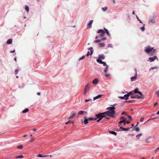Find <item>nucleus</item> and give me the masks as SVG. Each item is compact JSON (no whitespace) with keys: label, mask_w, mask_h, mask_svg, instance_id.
<instances>
[{"label":"nucleus","mask_w":159,"mask_h":159,"mask_svg":"<svg viewBox=\"0 0 159 159\" xmlns=\"http://www.w3.org/2000/svg\"><path fill=\"white\" fill-rule=\"evenodd\" d=\"M115 114V111H106L104 112L100 113V120H101L103 117H106L107 116L112 118H115V116L114 115Z\"/></svg>","instance_id":"nucleus-1"},{"label":"nucleus","mask_w":159,"mask_h":159,"mask_svg":"<svg viewBox=\"0 0 159 159\" xmlns=\"http://www.w3.org/2000/svg\"><path fill=\"white\" fill-rule=\"evenodd\" d=\"M97 119L96 118H87L86 116H85L84 117V121H83L84 124H88L89 122V121L90 120H94Z\"/></svg>","instance_id":"nucleus-2"},{"label":"nucleus","mask_w":159,"mask_h":159,"mask_svg":"<svg viewBox=\"0 0 159 159\" xmlns=\"http://www.w3.org/2000/svg\"><path fill=\"white\" fill-rule=\"evenodd\" d=\"M100 64H102L103 66H105L104 72L105 73H107L108 69V66L106 65V62L102 61L101 59H100Z\"/></svg>","instance_id":"nucleus-3"},{"label":"nucleus","mask_w":159,"mask_h":159,"mask_svg":"<svg viewBox=\"0 0 159 159\" xmlns=\"http://www.w3.org/2000/svg\"><path fill=\"white\" fill-rule=\"evenodd\" d=\"M153 49V48H151L150 46H148L145 49V51L147 53H149L150 52H151L152 50Z\"/></svg>","instance_id":"nucleus-4"},{"label":"nucleus","mask_w":159,"mask_h":159,"mask_svg":"<svg viewBox=\"0 0 159 159\" xmlns=\"http://www.w3.org/2000/svg\"><path fill=\"white\" fill-rule=\"evenodd\" d=\"M135 71L136 73V75H135V76L134 77H131L130 78L131 80V81H135L137 79V70L136 69H135Z\"/></svg>","instance_id":"nucleus-5"},{"label":"nucleus","mask_w":159,"mask_h":159,"mask_svg":"<svg viewBox=\"0 0 159 159\" xmlns=\"http://www.w3.org/2000/svg\"><path fill=\"white\" fill-rule=\"evenodd\" d=\"M156 18V16H153L152 18H151L150 20H149V22L150 23H155V20Z\"/></svg>","instance_id":"nucleus-6"},{"label":"nucleus","mask_w":159,"mask_h":159,"mask_svg":"<svg viewBox=\"0 0 159 159\" xmlns=\"http://www.w3.org/2000/svg\"><path fill=\"white\" fill-rule=\"evenodd\" d=\"M130 98H143V97L139 96L137 95H131L130 96Z\"/></svg>","instance_id":"nucleus-7"},{"label":"nucleus","mask_w":159,"mask_h":159,"mask_svg":"<svg viewBox=\"0 0 159 159\" xmlns=\"http://www.w3.org/2000/svg\"><path fill=\"white\" fill-rule=\"evenodd\" d=\"M133 91L134 93H138L140 95V96L143 97V95L142 94V93L140 91H139L138 88L135 89Z\"/></svg>","instance_id":"nucleus-8"},{"label":"nucleus","mask_w":159,"mask_h":159,"mask_svg":"<svg viewBox=\"0 0 159 159\" xmlns=\"http://www.w3.org/2000/svg\"><path fill=\"white\" fill-rule=\"evenodd\" d=\"M131 127H128L126 128H124L121 126H120V129L121 130H120V131H128L129 130Z\"/></svg>","instance_id":"nucleus-9"},{"label":"nucleus","mask_w":159,"mask_h":159,"mask_svg":"<svg viewBox=\"0 0 159 159\" xmlns=\"http://www.w3.org/2000/svg\"><path fill=\"white\" fill-rule=\"evenodd\" d=\"M106 33V30H103L100 29V36L102 37L104 36V34Z\"/></svg>","instance_id":"nucleus-10"},{"label":"nucleus","mask_w":159,"mask_h":159,"mask_svg":"<svg viewBox=\"0 0 159 159\" xmlns=\"http://www.w3.org/2000/svg\"><path fill=\"white\" fill-rule=\"evenodd\" d=\"M93 20H91L87 25V28L88 29H90L92 26V25L93 23Z\"/></svg>","instance_id":"nucleus-11"},{"label":"nucleus","mask_w":159,"mask_h":159,"mask_svg":"<svg viewBox=\"0 0 159 159\" xmlns=\"http://www.w3.org/2000/svg\"><path fill=\"white\" fill-rule=\"evenodd\" d=\"M156 59H157V56H155L153 57H149L148 60L150 62H151L154 61Z\"/></svg>","instance_id":"nucleus-12"},{"label":"nucleus","mask_w":159,"mask_h":159,"mask_svg":"<svg viewBox=\"0 0 159 159\" xmlns=\"http://www.w3.org/2000/svg\"><path fill=\"white\" fill-rule=\"evenodd\" d=\"M99 82V80L97 79H95L93 80L92 81V83L96 85Z\"/></svg>","instance_id":"nucleus-13"},{"label":"nucleus","mask_w":159,"mask_h":159,"mask_svg":"<svg viewBox=\"0 0 159 159\" xmlns=\"http://www.w3.org/2000/svg\"><path fill=\"white\" fill-rule=\"evenodd\" d=\"M108 111H114V110L115 109V108L114 107H109L107 108Z\"/></svg>","instance_id":"nucleus-14"},{"label":"nucleus","mask_w":159,"mask_h":159,"mask_svg":"<svg viewBox=\"0 0 159 159\" xmlns=\"http://www.w3.org/2000/svg\"><path fill=\"white\" fill-rule=\"evenodd\" d=\"M134 130H135L137 132H139L140 131V129L138 127L135 126L133 128V129L132 130V131H133Z\"/></svg>","instance_id":"nucleus-15"},{"label":"nucleus","mask_w":159,"mask_h":159,"mask_svg":"<svg viewBox=\"0 0 159 159\" xmlns=\"http://www.w3.org/2000/svg\"><path fill=\"white\" fill-rule=\"evenodd\" d=\"M124 99H125V100H127L128 99V98H129V95H128V94H125L124 95Z\"/></svg>","instance_id":"nucleus-16"},{"label":"nucleus","mask_w":159,"mask_h":159,"mask_svg":"<svg viewBox=\"0 0 159 159\" xmlns=\"http://www.w3.org/2000/svg\"><path fill=\"white\" fill-rule=\"evenodd\" d=\"M29 111V109L28 108H25V110L22 111V113H25L28 112Z\"/></svg>","instance_id":"nucleus-17"},{"label":"nucleus","mask_w":159,"mask_h":159,"mask_svg":"<svg viewBox=\"0 0 159 159\" xmlns=\"http://www.w3.org/2000/svg\"><path fill=\"white\" fill-rule=\"evenodd\" d=\"M37 156L39 157H48L49 156L48 155L43 156V155H41V154H39Z\"/></svg>","instance_id":"nucleus-18"},{"label":"nucleus","mask_w":159,"mask_h":159,"mask_svg":"<svg viewBox=\"0 0 159 159\" xmlns=\"http://www.w3.org/2000/svg\"><path fill=\"white\" fill-rule=\"evenodd\" d=\"M12 43V39H8L7 42V43L8 44H10L11 43Z\"/></svg>","instance_id":"nucleus-19"},{"label":"nucleus","mask_w":159,"mask_h":159,"mask_svg":"<svg viewBox=\"0 0 159 159\" xmlns=\"http://www.w3.org/2000/svg\"><path fill=\"white\" fill-rule=\"evenodd\" d=\"M151 138V137H148L146 139H145V142L147 143H149L150 142V141L149 140V139Z\"/></svg>","instance_id":"nucleus-20"},{"label":"nucleus","mask_w":159,"mask_h":159,"mask_svg":"<svg viewBox=\"0 0 159 159\" xmlns=\"http://www.w3.org/2000/svg\"><path fill=\"white\" fill-rule=\"evenodd\" d=\"M25 9L27 13H28L29 11V7L27 6H25Z\"/></svg>","instance_id":"nucleus-21"},{"label":"nucleus","mask_w":159,"mask_h":159,"mask_svg":"<svg viewBox=\"0 0 159 159\" xmlns=\"http://www.w3.org/2000/svg\"><path fill=\"white\" fill-rule=\"evenodd\" d=\"M84 112V111H79L78 114V115H83Z\"/></svg>","instance_id":"nucleus-22"},{"label":"nucleus","mask_w":159,"mask_h":159,"mask_svg":"<svg viewBox=\"0 0 159 159\" xmlns=\"http://www.w3.org/2000/svg\"><path fill=\"white\" fill-rule=\"evenodd\" d=\"M109 133L115 135H116L117 134V133L113 131H109Z\"/></svg>","instance_id":"nucleus-23"},{"label":"nucleus","mask_w":159,"mask_h":159,"mask_svg":"<svg viewBox=\"0 0 159 159\" xmlns=\"http://www.w3.org/2000/svg\"><path fill=\"white\" fill-rule=\"evenodd\" d=\"M75 115V113H74L72 115H71V116H70L69 117H68L67 118V119H71V118H72V117L74 116Z\"/></svg>","instance_id":"nucleus-24"},{"label":"nucleus","mask_w":159,"mask_h":159,"mask_svg":"<svg viewBox=\"0 0 159 159\" xmlns=\"http://www.w3.org/2000/svg\"><path fill=\"white\" fill-rule=\"evenodd\" d=\"M142 135V134H139L136 136V139H139L140 137Z\"/></svg>","instance_id":"nucleus-25"},{"label":"nucleus","mask_w":159,"mask_h":159,"mask_svg":"<svg viewBox=\"0 0 159 159\" xmlns=\"http://www.w3.org/2000/svg\"><path fill=\"white\" fill-rule=\"evenodd\" d=\"M107 9V7H102V10L103 11H106Z\"/></svg>","instance_id":"nucleus-26"},{"label":"nucleus","mask_w":159,"mask_h":159,"mask_svg":"<svg viewBox=\"0 0 159 159\" xmlns=\"http://www.w3.org/2000/svg\"><path fill=\"white\" fill-rule=\"evenodd\" d=\"M23 146L22 145L20 144L19 146H17V148H18V149H22L23 148Z\"/></svg>","instance_id":"nucleus-27"},{"label":"nucleus","mask_w":159,"mask_h":159,"mask_svg":"<svg viewBox=\"0 0 159 159\" xmlns=\"http://www.w3.org/2000/svg\"><path fill=\"white\" fill-rule=\"evenodd\" d=\"M89 50H90V55H91L93 53V48L92 47H90L89 48Z\"/></svg>","instance_id":"nucleus-28"},{"label":"nucleus","mask_w":159,"mask_h":159,"mask_svg":"<svg viewBox=\"0 0 159 159\" xmlns=\"http://www.w3.org/2000/svg\"><path fill=\"white\" fill-rule=\"evenodd\" d=\"M105 58V57L102 54L100 55V59L101 60V59H104Z\"/></svg>","instance_id":"nucleus-29"},{"label":"nucleus","mask_w":159,"mask_h":159,"mask_svg":"<svg viewBox=\"0 0 159 159\" xmlns=\"http://www.w3.org/2000/svg\"><path fill=\"white\" fill-rule=\"evenodd\" d=\"M134 93L133 91H131L130 92H129V93H128L127 94L128 95H129V96L133 94Z\"/></svg>","instance_id":"nucleus-30"},{"label":"nucleus","mask_w":159,"mask_h":159,"mask_svg":"<svg viewBox=\"0 0 159 159\" xmlns=\"http://www.w3.org/2000/svg\"><path fill=\"white\" fill-rule=\"evenodd\" d=\"M24 157L23 155H20L16 157V158H22Z\"/></svg>","instance_id":"nucleus-31"},{"label":"nucleus","mask_w":159,"mask_h":159,"mask_svg":"<svg viewBox=\"0 0 159 159\" xmlns=\"http://www.w3.org/2000/svg\"><path fill=\"white\" fill-rule=\"evenodd\" d=\"M99 98V94L98 95L95 97H94L93 98V100H95Z\"/></svg>","instance_id":"nucleus-32"},{"label":"nucleus","mask_w":159,"mask_h":159,"mask_svg":"<svg viewBox=\"0 0 159 159\" xmlns=\"http://www.w3.org/2000/svg\"><path fill=\"white\" fill-rule=\"evenodd\" d=\"M96 116L97 117H98V118H99L97 120V121L98 122L99 121V114H97L96 115Z\"/></svg>","instance_id":"nucleus-33"},{"label":"nucleus","mask_w":159,"mask_h":159,"mask_svg":"<svg viewBox=\"0 0 159 159\" xmlns=\"http://www.w3.org/2000/svg\"><path fill=\"white\" fill-rule=\"evenodd\" d=\"M105 30H106V33L107 34L108 36H110V34L107 29H105Z\"/></svg>","instance_id":"nucleus-34"},{"label":"nucleus","mask_w":159,"mask_h":159,"mask_svg":"<svg viewBox=\"0 0 159 159\" xmlns=\"http://www.w3.org/2000/svg\"><path fill=\"white\" fill-rule=\"evenodd\" d=\"M157 68H158L157 66H155V67H152L151 68H150L149 70H153V69H157Z\"/></svg>","instance_id":"nucleus-35"},{"label":"nucleus","mask_w":159,"mask_h":159,"mask_svg":"<svg viewBox=\"0 0 159 159\" xmlns=\"http://www.w3.org/2000/svg\"><path fill=\"white\" fill-rule=\"evenodd\" d=\"M85 56H83L81 57H80L79 58V60H83L85 58Z\"/></svg>","instance_id":"nucleus-36"},{"label":"nucleus","mask_w":159,"mask_h":159,"mask_svg":"<svg viewBox=\"0 0 159 159\" xmlns=\"http://www.w3.org/2000/svg\"><path fill=\"white\" fill-rule=\"evenodd\" d=\"M89 86L88 85H87L86 86V87L85 88V90L88 91V90L89 89Z\"/></svg>","instance_id":"nucleus-37"},{"label":"nucleus","mask_w":159,"mask_h":159,"mask_svg":"<svg viewBox=\"0 0 159 159\" xmlns=\"http://www.w3.org/2000/svg\"><path fill=\"white\" fill-rule=\"evenodd\" d=\"M144 25H144L141 28V30L142 31H144L145 30Z\"/></svg>","instance_id":"nucleus-38"},{"label":"nucleus","mask_w":159,"mask_h":159,"mask_svg":"<svg viewBox=\"0 0 159 159\" xmlns=\"http://www.w3.org/2000/svg\"><path fill=\"white\" fill-rule=\"evenodd\" d=\"M134 101H135V100H130V101H126L125 102H127V103H131V102H134Z\"/></svg>","instance_id":"nucleus-39"},{"label":"nucleus","mask_w":159,"mask_h":159,"mask_svg":"<svg viewBox=\"0 0 159 159\" xmlns=\"http://www.w3.org/2000/svg\"><path fill=\"white\" fill-rule=\"evenodd\" d=\"M35 139L34 137L32 138V139H31V140H30V142L31 143L33 142L34 141V140H35Z\"/></svg>","instance_id":"nucleus-40"},{"label":"nucleus","mask_w":159,"mask_h":159,"mask_svg":"<svg viewBox=\"0 0 159 159\" xmlns=\"http://www.w3.org/2000/svg\"><path fill=\"white\" fill-rule=\"evenodd\" d=\"M125 122V119H123V120H121L119 122V124H121V123H122L123 122Z\"/></svg>","instance_id":"nucleus-41"},{"label":"nucleus","mask_w":159,"mask_h":159,"mask_svg":"<svg viewBox=\"0 0 159 159\" xmlns=\"http://www.w3.org/2000/svg\"><path fill=\"white\" fill-rule=\"evenodd\" d=\"M136 18L137 19V20L139 21V22L140 23H142V21L139 19V18L137 16V15H136Z\"/></svg>","instance_id":"nucleus-42"},{"label":"nucleus","mask_w":159,"mask_h":159,"mask_svg":"<svg viewBox=\"0 0 159 159\" xmlns=\"http://www.w3.org/2000/svg\"><path fill=\"white\" fill-rule=\"evenodd\" d=\"M158 97H159V90L156 92Z\"/></svg>","instance_id":"nucleus-43"},{"label":"nucleus","mask_w":159,"mask_h":159,"mask_svg":"<svg viewBox=\"0 0 159 159\" xmlns=\"http://www.w3.org/2000/svg\"><path fill=\"white\" fill-rule=\"evenodd\" d=\"M19 71V70L18 69H16L15 70V73L16 75H17L18 74V73Z\"/></svg>","instance_id":"nucleus-44"},{"label":"nucleus","mask_w":159,"mask_h":159,"mask_svg":"<svg viewBox=\"0 0 159 159\" xmlns=\"http://www.w3.org/2000/svg\"><path fill=\"white\" fill-rule=\"evenodd\" d=\"M105 45V44L103 43H100V46H101L102 47H103Z\"/></svg>","instance_id":"nucleus-45"},{"label":"nucleus","mask_w":159,"mask_h":159,"mask_svg":"<svg viewBox=\"0 0 159 159\" xmlns=\"http://www.w3.org/2000/svg\"><path fill=\"white\" fill-rule=\"evenodd\" d=\"M106 39V38L105 37H104L102 38L101 40H100V42H101L102 41H103L104 40H105Z\"/></svg>","instance_id":"nucleus-46"},{"label":"nucleus","mask_w":159,"mask_h":159,"mask_svg":"<svg viewBox=\"0 0 159 159\" xmlns=\"http://www.w3.org/2000/svg\"><path fill=\"white\" fill-rule=\"evenodd\" d=\"M110 75L109 74V73H107V74H106L105 75V76L106 77H109L110 76Z\"/></svg>","instance_id":"nucleus-47"},{"label":"nucleus","mask_w":159,"mask_h":159,"mask_svg":"<svg viewBox=\"0 0 159 159\" xmlns=\"http://www.w3.org/2000/svg\"><path fill=\"white\" fill-rule=\"evenodd\" d=\"M99 42V40L97 39L94 41V43H98Z\"/></svg>","instance_id":"nucleus-48"},{"label":"nucleus","mask_w":159,"mask_h":159,"mask_svg":"<svg viewBox=\"0 0 159 159\" xmlns=\"http://www.w3.org/2000/svg\"><path fill=\"white\" fill-rule=\"evenodd\" d=\"M97 61L99 63V57H98V59L97 60Z\"/></svg>","instance_id":"nucleus-49"},{"label":"nucleus","mask_w":159,"mask_h":159,"mask_svg":"<svg viewBox=\"0 0 159 159\" xmlns=\"http://www.w3.org/2000/svg\"><path fill=\"white\" fill-rule=\"evenodd\" d=\"M127 116L129 118V119H130V120H131L132 119V117L130 116H129V115H128Z\"/></svg>","instance_id":"nucleus-50"},{"label":"nucleus","mask_w":159,"mask_h":159,"mask_svg":"<svg viewBox=\"0 0 159 159\" xmlns=\"http://www.w3.org/2000/svg\"><path fill=\"white\" fill-rule=\"evenodd\" d=\"M110 119L109 117H107L105 119H104L105 121L107 120Z\"/></svg>","instance_id":"nucleus-51"},{"label":"nucleus","mask_w":159,"mask_h":159,"mask_svg":"<svg viewBox=\"0 0 159 159\" xmlns=\"http://www.w3.org/2000/svg\"><path fill=\"white\" fill-rule=\"evenodd\" d=\"M144 119V118L143 117L141 118V119H140V121L141 122H142L143 121Z\"/></svg>","instance_id":"nucleus-52"},{"label":"nucleus","mask_w":159,"mask_h":159,"mask_svg":"<svg viewBox=\"0 0 159 159\" xmlns=\"http://www.w3.org/2000/svg\"><path fill=\"white\" fill-rule=\"evenodd\" d=\"M71 121H68L66 122V124L67 125V124H68L69 123H71Z\"/></svg>","instance_id":"nucleus-53"},{"label":"nucleus","mask_w":159,"mask_h":159,"mask_svg":"<svg viewBox=\"0 0 159 159\" xmlns=\"http://www.w3.org/2000/svg\"><path fill=\"white\" fill-rule=\"evenodd\" d=\"M90 54H89V51H88V52H87V53L86 55L87 56H89V55Z\"/></svg>","instance_id":"nucleus-54"},{"label":"nucleus","mask_w":159,"mask_h":159,"mask_svg":"<svg viewBox=\"0 0 159 159\" xmlns=\"http://www.w3.org/2000/svg\"><path fill=\"white\" fill-rule=\"evenodd\" d=\"M90 100H91V99H86L85 100V102H87L88 101H90Z\"/></svg>","instance_id":"nucleus-55"},{"label":"nucleus","mask_w":159,"mask_h":159,"mask_svg":"<svg viewBox=\"0 0 159 159\" xmlns=\"http://www.w3.org/2000/svg\"><path fill=\"white\" fill-rule=\"evenodd\" d=\"M124 117L123 116H121V117H120V119L121 120H122L123 119H124Z\"/></svg>","instance_id":"nucleus-56"},{"label":"nucleus","mask_w":159,"mask_h":159,"mask_svg":"<svg viewBox=\"0 0 159 159\" xmlns=\"http://www.w3.org/2000/svg\"><path fill=\"white\" fill-rule=\"evenodd\" d=\"M126 113L125 112L123 111L121 113L122 115H124Z\"/></svg>","instance_id":"nucleus-57"},{"label":"nucleus","mask_w":159,"mask_h":159,"mask_svg":"<svg viewBox=\"0 0 159 159\" xmlns=\"http://www.w3.org/2000/svg\"><path fill=\"white\" fill-rule=\"evenodd\" d=\"M156 49H153V50H152V52H153V53L154 52H156Z\"/></svg>","instance_id":"nucleus-58"},{"label":"nucleus","mask_w":159,"mask_h":159,"mask_svg":"<svg viewBox=\"0 0 159 159\" xmlns=\"http://www.w3.org/2000/svg\"><path fill=\"white\" fill-rule=\"evenodd\" d=\"M158 150H157V149H156L155 150V154H156L157 153V151Z\"/></svg>","instance_id":"nucleus-59"},{"label":"nucleus","mask_w":159,"mask_h":159,"mask_svg":"<svg viewBox=\"0 0 159 159\" xmlns=\"http://www.w3.org/2000/svg\"><path fill=\"white\" fill-rule=\"evenodd\" d=\"M124 96L123 97H119V98H121L122 99H124Z\"/></svg>","instance_id":"nucleus-60"},{"label":"nucleus","mask_w":159,"mask_h":159,"mask_svg":"<svg viewBox=\"0 0 159 159\" xmlns=\"http://www.w3.org/2000/svg\"><path fill=\"white\" fill-rule=\"evenodd\" d=\"M157 102L155 103L154 104V106L155 107L157 105Z\"/></svg>","instance_id":"nucleus-61"},{"label":"nucleus","mask_w":159,"mask_h":159,"mask_svg":"<svg viewBox=\"0 0 159 159\" xmlns=\"http://www.w3.org/2000/svg\"><path fill=\"white\" fill-rule=\"evenodd\" d=\"M87 91H86V90H85L84 92V94H86V93H87Z\"/></svg>","instance_id":"nucleus-62"},{"label":"nucleus","mask_w":159,"mask_h":159,"mask_svg":"<svg viewBox=\"0 0 159 159\" xmlns=\"http://www.w3.org/2000/svg\"><path fill=\"white\" fill-rule=\"evenodd\" d=\"M116 105H117V104H114V105H112V106H113V107H115Z\"/></svg>","instance_id":"nucleus-63"},{"label":"nucleus","mask_w":159,"mask_h":159,"mask_svg":"<svg viewBox=\"0 0 159 159\" xmlns=\"http://www.w3.org/2000/svg\"><path fill=\"white\" fill-rule=\"evenodd\" d=\"M156 114L157 115L159 114V111H157V113Z\"/></svg>","instance_id":"nucleus-64"}]
</instances>
